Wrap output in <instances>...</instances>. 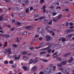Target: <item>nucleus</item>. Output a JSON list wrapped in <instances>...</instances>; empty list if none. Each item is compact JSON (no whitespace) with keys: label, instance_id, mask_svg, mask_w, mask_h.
<instances>
[{"label":"nucleus","instance_id":"1","mask_svg":"<svg viewBox=\"0 0 74 74\" xmlns=\"http://www.w3.org/2000/svg\"><path fill=\"white\" fill-rule=\"evenodd\" d=\"M62 17V14L59 15L58 16L55 17L53 19V21L54 22H57L58 20H59L60 19H61Z\"/></svg>","mask_w":74,"mask_h":74},{"label":"nucleus","instance_id":"2","mask_svg":"<svg viewBox=\"0 0 74 74\" xmlns=\"http://www.w3.org/2000/svg\"><path fill=\"white\" fill-rule=\"evenodd\" d=\"M52 69L50 68H46L45 70V74H48V73H50L51 71H52Z\"/></svg>","mask_w":74,"mask_h":74},{"label":"nucleus","instance_id":"3","mask_svg":"<svg viewBox=\"0 0 74 74\" xmlns=\"http://www.w3.org/2000/svg\"><path fill=\"white\" fill-rule=\"evenodd\" d=\"M37 31L39 33H42L44 32V29L42 28H38Z\"/></svg>","mask_w":74,"mask_h":74},{"label":"nucleus","instance_id":"4","mask_svg":"<svg viewBox=\"0 0 74 74\" xmlns=\"http://www.w3.org/2000/svg\"><path fill=\"white\" fill-rule=\"evenodd\" d=\"M22 68L24 69V71H26L29 70V68H28L26 66H23Z\"/></svg>","mask_w":74,"mask_h":74},{"label":"nucleus","instance_id":"5","mask_svg":"<svg viewBox=\"0 0 74 74\" xmlns=\"http://www.w3.org/2000/svg\"><path fill=\"white\" fill-rule=\"evenodd\" d=\"M46 40L47 41H49L50 40H51V36H47L46 37Z\"/></svg>","mask_w":74,"mask_h":74},{"label":"nucleus","instance_id":"6","mask_svg":"<svg viewBox=\"0 0 74 74\" xmlns=\"http://www.w3.org/2000/svg\"><path fill=\"white\" fill-rule=\"evenodd\" d=\"M33 28V26L32 25H29L25 27V29L26 30H30Z\"/></svg>","mask_w":74,"mask_h":74},{"label":"nucleus","instance_id":"7","mask_svg":"<svg viewBox=\"0 0 74 74\" xmlns=\"http://www.w3.org/2000/svg\"><path fill=\"white\" fill-rule=\"evenodd\" d=\"M72 36H73V34H71L67 36L66 37L68 39H70L72 37Z\"/></svg>","mask_w":74,"mask_h":74},{"label":"nucleus","instance_id":"8","mask_svg":"<svg viewBox=\"0 0 74 74\" xmlns=\"http://www.w3.org/2000/svg\"><path fill=\"white\" fill-rule=\"evenodd\" d=\"M70 55H71V53H69L65 54V55H64L63 56H64V57H67V56H69Z\"/></svg>","mask_w":74,"mask_h":74},{"label":"nucleus","instance_id":"9","mask_svg":"<svg viewBox=\"0 0 74 74\" xmlns=\"http://www.w3.org/2000/svg\"><path fill=\"white\" fill-rule=\"evenodd\" d=\"M11 50L10 48H9L7 49L8 53V54H11L12 53V52L11 51Z\"/></svg>","mask_w":74,"mask_h":74},{"label":"nucleus","instance_id":"10","mask_svg":"<svg viewBox=\"0 0 74 74\" xmlns=\"http://www.w3.org/2000/svg\"><path fill=\"white\" fill-rule=\"evenodd\" d=\"M24 16H25V15H24L22 13L18 15V16H19V17H20L23 18V17H24Z\"/></svg>","mask_w":74,"mask_h":74},{"label":"nucleus","instance_id":"11","mask_svg":"<svg viewBox=\"0 0 74 74\" xmlns=\"http://www.w3.org/2000/svg\"><path fill=\"white\" fill-rule=\"evenodd\" d=\"M32 69L33 71H36L37 70V66H33L32 68Z\"/></svg>","mask_w":74,"mask_h":74},{"label":"nucleus","instance_id":"12","mask_svg":"<svg viewBox=\"0 0 74 74\" xmlns=\"http://www.w3.org/2000/svg\"><path fill=\"white\" fill-rule=\"evenodd\" d=\"M38 61V59H37V58H36L34 60L33 63H36Z\"/></svg>","mask_w":74,"mask_h":74},{"label":"nucleus","instance_id":"13","mask_svg":"<svg viewBox=\"0 0 74 74\" xmlns=\"http://www.w3.org/2000/svg\"><path fill=\"white\" fill-rule=\"evenodd\" d=\"M73 60V57H71L70 58V60L68 61V63H71L72 61Z\"/></svg>","mask_w":74,"mask_h":74},{"label":"nucleus","instance_id":"14","mask_svg":"<svg viewBox=\"0 0 74 74\" xmlns=\"http://www.w3.org/2000/svg\"><path fill=\"white\" fill-rule=\"evenodd\" d=\"M56 59L58 60H59V61H60V62H62V59H61V58L60 57H56Z\"/></svg>","mask_w":74,"mask_h":74},{"label":"nucleus","instance_id":"15","mask_svg":"<svg viewBox=\"0 0 74 74\" xmlns=\"http://www.w3.org/2000/svg\"><path fill=\"white\" fill-rule=\"evenodd\" d=\"M49 33H50V34H52V35L53 36H55V33L53 32V31H50Z\"/></svg>","mask_w":74,"mask_h":74},{"label":"nucleus","instance_id":"16","mask_svg":"<svg viewBox=\"0 0 74 74\" xmlns=\"http://www.w3.org/2000/svg\"><path fill=\"white\" fill-rule=\"evenodd\" d=\"M66 62L67 61H66L64 62H60V64H61L62 65H64V64H66Z\"/></svg>","mask_w":74,"mask_h":74},{"label":"nucleus","instance_id":"17","mask_svg":"<svg viewBox=\"0 0 74 74\" xmlns=\"http://www.w3.org/2000/svg\"><path fill=\"white\" fill-rule=\"evenodd\" d=\"M21 53L22 55H27V51H25L21 52Z\"/></svg>","mask_w":74,"mask_h":74},{"label":"nucleus","instance_id":"18","mask_svg":"<svg viewBox=\"0 0 74 74\" xmlns=\"http://www.w3.org/2000/svg\"><path fill=\"white\" fill-rule=\"evenodd\" d=\"M15 41H16V42H20V41H21V40L19 39V38H16V39L15 40Z\"/></svg>","mask_w":74,"mask_h":74},{"label":"nucleus","instance_id":"19","mask_svg":"<svg viewBox=\"0 0 74 74\" xmlns=\"http://www.w3.org/2000/svg\"><path fill=\"white\" fill-rule=\"evenodd\" d=\"M46 17L45 16H41L40 18H39V20H41V19H43L44 18H45Z\"/></svg>","mask_w":74,"mask_h":74},{"label":"nucleus","instance_id":"20","mask_svg":"<svg viewBox=\"0 0 74 74\" xmlns=\"http://www.w3.org/2000/svg\"><path fill=\"white\" fill-rule=\"evenodd\" d=\"M4 37L5 38H9L10 37V35L9 34L5 35L4 36Z\"/></svg>","mask_w":74,"mask_h":74},{"label":"nucleus","instance_id":"21","mask_svg":"<svg viewBox=\"0 0 74 74\" xmlns=\"http://www.w3.org/2000/svg\"><path fill=\"white\" fill-rule=\"evenodd\" d=\"M33 62V60L32 59H31L29 62V64H32Z\"/></svg>","mask_w":74,"mask_h":74},{"label":"nucleus","instance_id":"22","mask_svg":"<svg viewBox=\"0 0 74 74\" xmlns=\"http://www.w3.org/2000/svg\"><path fill=\"white\" fill-rule=\"evenodd\" d=\"M67 71H66V68H64L62 70V73H66Z\"/></svg>","mask_w":74,"mask_h":74},{"label":"nucleus","instance_id":"23","mask_svg":"<svg viewBox=\"0 0 74 74\" xmlns=\"http://www.w3.org/2000/svg\"><path fill=\"white\" fill-rule=\"evenodd\" d=\"M47 51H48V53H51V52H52V50L50 49H47Z\"/></svg>","mask_w":74,"mask_h":74},{"label":"nucleus","instance_id":"24","mask_svg":"<svg viewBox=\"0 0 74 74\" xmlns=\"http://www.w3.org/2000/svg\"><path fill=\"white\" fill-rule=\"evenodd\" d=\"M45 53H46V52L45 51H42L40 53L41 55H43V54H45Z\"/></svg>","mask_w":74,"mask_h":74},{"label":"nucleus","instance_id":"25","mask_svg":"<svg viewBox=\"0 0 74 74\" xmlns=\"http://www.w3.org/2000/svg\"><path fill=\"white\" fill-rule=\"evenodd\" d=\"M23 36H26L27 35V32H24L23 33Z\"/></svg>","mask_w":74,"mask_h":74},{"label":"nucleus","instance_id":"26","mask_svg":"<svg viewBox=\"0 0 74 74\" xmlns=\"http://www.w3.org/2000/svg\"><path fill=\"white\" fill-rule=\"evenodd\" d=\"M70 49H74V45H72L70 47Z\"/></svg>","mask_w":74,"mask_h":74},{"label":"nucleus","instance_id":"27","mask_svg":"<svg viewBox=\"0 0 74 74\" xmlns=\"http://www.w3.org/2000/svg\"><path fill=\"white\" fill-rule=\"evenodd\" d=\"M12 67L13 68H16V64H14V65H12Z\"/></svg>","mask_w":74,"mask_h":74},{"label":"nucleus","instance_id":"28","mask_svg":"<svg viewBox=\"0 0 74 74\" xmlns=\"http://www.w3.org/2000/svg\"><path fill=\"white\" fill-rule=\"evenodd\" d=\"M70 32V31L69 30H66L64 32V34H68Z\"/></svg>","mask_w":74,"mask_h":74},{"label":"nucleus","instance_id":"29","mask_svg":"<svg viewBox=\"0 0 74 74\" xmlns=\"http://www.w3.org/2000/svg\"><path fill=\"white\" fill-rule=\"evenodd\" d=\"M47 23L48 25H52V21L50 20L49 23Z\"/></svg>","mask_w":74,"mask_h":74},{"label":"nucleus","instance_id":"30","mask_svg":"<svg viewBox=\"0 0 74 74\" xmlns=\"http://www.w3.org/2000/svg\"><path fill=\"white\" fill-rule=\"evenodd\" d=\"M65 26L66 27H67L69 26V22H66L65 23Z\"/></svg>","mask_w":74,"mask_h":74},{"label":"nucleus","instance_id":"31","mask_svg":"<svg viewBox=\"0 0 74 74\" xmlns=\"http://www.w3.org/2000/svg\"><path fill=\"white\" fill-rule=\"evenodd\" d=\"M44 3V0H40V4H43Z\"/></svg>","mask_w":74,"mask_h":74},{"label":"nucleus","instance_id":"32","mask_svg":"<svg viewBox=\"0 0 74 74\" xmlns=\"http://www.w3.org/2000/svg\"><path fill=\"white\" fill-rule=\"evenodd\" d=\"M40 46H41L42 47H43L44 46V43L43 42V43H40Z\"/></svg>","mask_w":74,"mask_h":74},{"label":"nucleus","instance_id":"33","mask_svg":"<svg viewBox=\"0 0 74 74\" xmlns=\"http://www.w3.org/2000/svg\"><path fill=\"white\" fill-rule=\"evenodd\" d=\"M53 66V64H50L49 65V67H50V68L52 67Z\"/></svg>","mask_w":74,"mask_h":74},{"label":"nucleus","instance_id":"34","mask_svg":"<svg viewBox=\"0 0 74 74\" xmlns=\"http://www.w3.org/2000/svg\"><path fill=\"white\" fill-rule=\"evenodd\" d=\"M42 61L44 62H48V61L45 59H42Z\"/></svg>","mask_w":74,"mask_h":74},{"label":"nucleus","instance_id":"35","mask_svg":"<svg viewBox=\"0 0 74 74\" xmlns=\"http://www.w3.org/2000/svg\"><path fill=\"white\" fill-rule=\"evenodd\" d=\"M12 47L14 48H16L17 47V45L16 44H13L12 45Z\"/></svg>","mask_w":74,"mask_h":74},{"label":"nucleus","instance_id":"36","mask_svg":"<svg viewBox=\"0 0 74 74\" xmlns=\"http://www.w3.org/2000/svg\"><path fill=\"white\" fill-rule=\"evenodd\" d=\"M14 29H15V28H14V27H13V28H11L10 29V31L12 32V31H14Z\"/></svg>","mask_w":74,"mask_h":74},{"label":"nucleus","instance_id":"37","mask_svg":"<svg viewBox=\"0 0 74 74\" xmlns=\"http://www.w3.org/2000/svg\"><path fill=\"white\" fill-rule=\"evenodd\" d=\"M45 29L47 31V32H50V31L49 30V29H48V27H47L45 28Z\"/></svg>","mask_w":74,"mask_h":74},{"label":"nucleus","instance_id":"38","mask_svg":"<svg viewBox=\"0 0 74 74\" xmlns=\"http://www.w3.org/2000/svg\"><path fill=\"white\" fill-rule=\"evenodd\" d=\"M9 63L10 64H13V61L12 60H11L9 61Z\"/></svg>","mask_w":74,"mask_h":74},{"label":"nucleus","instance_id":"39","mask_svg":"<svg viewBox=\"0 0 74 74\" xmlns=\"http://www.w3.org/2000/svg\"><path fill=\"white\" fill-rule=\"evenodd\" d=\"M62 65L61 64L59 63L58 64V67H61L62 66Z\"/></svg>","mask_w":74,"mask_h":74},{"label":"nucleus","instance_id":"40","mask_svg":"<svg viewBox=\"0 0 74 74\" xmlns=\"http://www.w3.org/2000/svg\"><path fill=\"white\" fill-rule=\"evenodd\" d=\"M23 3H28L29 2V0H27L26 1H23Z\"/></svg>","mask_w":74,"mask_h":74},{"label":"nucleus","instance_id":"41","mask_svg":"<svg viewBox=\"0 0 74 74\" xmlns=\"http://www.w3.org/2000/svg\"><path fill=\"white\" fill-rule=\"evenodd\" d=\"M29 49L30 50H33V49H34V47H30L29 48Z\"/></svg>","mask_w":74,"mask_h":74},{"label":"nucleus","instance_id":"42","mask_svg":"<svg viewBox=\"0 0 74 74\" xmlns=\"http://www.w3.org/2000/svg\"><path fill=\"white\" fill-rule=\"evenodd\" d=\"M64 10L65 11H66L67 12L69 11V9H68L67 8L65 9Z\"/></svg>","mask_w":74,"mask_h":74},{"label":"nucleus","instance_id":"43","mask_svg":"<svg viewBox=\"0 0 74 74\" xmlns=\"http://www.w3.org/2000/svg\"><path fill=\"white\" fill-rule=\"evenodd\" d=\"M57 14V13H56V12H54L53 13V16H55V15Z\"/></svg>","mask_w":74,"mask_h":74},{"label":"nucleus","instance_id":"44","mask_svg":"<svg viewBox=\"0 0 74 74\" xmlns=\"http://www.w3.org/2000/svg\"><path fill=\"white\" fill-rule=\"evenodd\" d=\"M46 45H51V43L50 42H48L46 43Z\"/></svg>","mask_w":74,"mask_h":74},{"label":"nucleus","instance_id":"45","mask_svg":"<svg viewBox=\"0 0 74 74\" xmlns=\"http://www.w3.org/2000/svg\"><path fill=\"white\" fill-rule=\"evenodd\" d=\"M8 62H7V61H5L4 62V64H8Z\"/></svg>","mask_w":74,"mask_h":74},{"label":"nucleus","instance_id":"46","mask_svg":"<svg viewBox=\"0 0 74 74\" xmlns=\"http://www.w3.org/2000/svg\"><path fill=\"white\" fill-rule=\"evenodd\" d=\"M69 25L70 26H72L73 25V23L71 22L69 23Z\"/></svg>","mask_w":74,"mask_h":74},{"label":"nucleus","instance_id":"47","mask_svg":"<svg viewBox=\"0 0 74 74\" xmlns=\"http://www.w3.org/2000/svg\"><path fill=\"white\" fill-rule=\"evenodd\" d=\"M8 52L7 51V49H5V51H4V53H7Z\"/></svg>","mask_w":74,"mask_h":74},{"label":"nucleus","instance_id":"48","mask_svg":"<svg viewBox=\"0 0 74 74\" xmlns=\"http://www.w3.org/2000/svg\"><path fill=\"white\" fill-rule=\"evenodd\" d=\"M56 46H57V48H59V47H60V45H59L57 44Z\"/></svg>","mask_w":74,"mask_h":74},{"label":"nucleus","instance_id":"49","mask_svg":"<svg viewBox=\"0 0 74 74\" xmlns=\"http://www.w3.org/2000/svg\"><path fill=\"white\" fill-rule=\"evenodd\" d=\"M58 8H59V9H60L61 8V7H59V6H58L56 8V9H58Z\"/></svg>","mask_w":74,"mask_h":74},{"label":"nucleus","instance_id":"50","mask_svg":"<svg viewBox=\"0 0 74 74\" xmlns=\"http://www.w3.org/2000/svg\"><path fill=\"white\" fill-rule=\"evenodd\" d=\"M46 11V10H45V9H43V13H45Z\"/></svg>","mask_w":74,"mask_h":74},{"label":"nucleus","instance_id":"51","mask_svg":"<svg viewBox=\"0 0 74 74\" xmlns=\"http://www.w3.org/2000/svg\"><path fill=\"white\" fill-rule=\"evenodd\" d=\"M30 10L31 11H32V10H33V8L32 7H31L30 8Z\"/></svg>","mask_w":74,"mask_h":74},{"label":"nucleus","instance_id":"52","mask_svg":"<svg viewBox=\"0 0 74 74\" xmlns=\"http://www.w3.org/2000/svg\"><path fill=\"white\" fill-rule=\"evenodd\" d=\"M10 0H5V1L6 2H7V3L10 2Z\"/></svg>","mask_w":74,"mask_h":74},{"label":"nucleus","instance_id":"53","mask_svg":"<svg viewBox=\"0 0 74 74\" xmlns=\"http://www.w3.org/2000/svg\"><path fill=\"white\" fill-rule=\"evenodd\" d=\"M3 18L0 17V21H3Z\"/></svg>","mask_w":74,"mask_h":74},{"label":"nucleus","instance_id":"54","mask_svg":"<svg viewBox=\"0 0 74 74\" xmlns=\"http://www.w3.org/2000/svg\"><path fill=\"white\" fill-rule=\"evenodd\" d=\"M3 16H4V15L3 14H1L0 16V17L1 18H3Z\"/></svg>","mask_w":74,"mask_h":74},{"label":"nucleus","instance_id":"55","mask_svg":"<svg viewBox=\"0 0 74 74\" xmlns=\"http://www.w3.org/2000/svg\"><path fill=\"white\" fill-rule=\"evenodd\" d=\"M50 8H51L52 9H53L54 8V7L53 6H51L50 7Z\"/></svg>","mask_w":74,"mask_h":74},{"label":"nucleus","instance_id":"56","mask_svg":"<svg viewBox=\"0 0 74 74\" xmlns=\"http://www.w3.org/2000/svg\"><path fill=\"white\" fill-rule=\"evenodd\" d=\"M56 69V67L55 66H53V69L54 70H55V69Z\"/></svg>","mask_w":74,"mask_h":74},{"label":"nucleus","instance_id":"57","mask_svg":"<svg viewBox=\"0 0 74 74\" xmlns=\"http://www.w3.org/2000/svg\"><path fill=\"white\" fill-rule=\"evenodd\" d=\"M25 12L26 13H28V12H29V11L28 10V9H27L25 10Z\"/></svg>","mask_w":74,"mask_h":74},{"label":"nucleus","instance_id":"58","mask_svg":"<svg viewBox=\"0 0 74 74\" xmlns=\"http://www.w3.org/2000/svg\"><path fill=\"white\" fill-rule=\"evenodd\" d=\"M47 48H46L43 49L42 50H43V51H44V50H47Z\"/></svg>","mask_w":74,"mask_h":74},{"label":"nucleus","instance_id":"59","mask_svg":"<svg viewBox=\"0 0 74 74\" xmlns=\"http://www.w3.org/2000/svg\"><path fill=\"white\" fill-rule=\"evenodd\" d=\"M15 60H18V57H16L15 58Z\"/></svg>","mask_w":74,"mask_h":74},{"label":"nucleus","instance_id":"60","mask_svg":"<svg viewBox=\"0 0 74 74\" xmlns=\"http://www.w3.org/2000/svg\"><path fill=\"white\" fill-rule=\"evenodd\" d=\"M45 8H46V5H45V6H43V9H45Z\"/></svg>","mask_w":74,"mask_h":74},{"label":"nucleus","instance_id":"61","mask_svg":"<svg viewBox=\"0 0 74 74\" xmlns=\"http://www.w3.org/2000/svg\"><path fill=\"white\" fill-rule=\"evenodd\" d=\"M17 25H21V23H19V22H18L17 23Z\"/></svg>","mask_w":74,"mask_h":74},{"label":"nucleus","instance_id":"62","mask_svg":"<svg viewBox=\"0 0 74 74\" xmlns=\"http://www.w3.org/2000/svg\"><path fill=\"white\" fill-rule=\"evenodd\" d=\"M69 28L70 29H74V27H72V26L70 27H69Z\"/></svg>","mask_w":74,"mask_h":74},{"label":"nucleus","instance_id":"63","mask_svg":"<svg viewBox=\"0 0 74 74\" xmlns=\"http://www.w3.org/2000/svg\"><path fill=\"white\" fill-rule=\"evenodd\" d=\"M65 39L64 38H63L62 39V41H65Z\"/></svg>","mask_w":74,"mask_h":74},{"label":"nucleus","instance_id":"64","mask_svg":"<svg viewBox=\"0 0 74 74\" xmlns=\"http://www.w3.org/2000/svg\"><path fill=\"white\" fill-rule=\"evenodd\" d=\"M39 74H43V72H40V73Z\"/></svg>","mask_w":74,"mask_h":74}]
</instances>
